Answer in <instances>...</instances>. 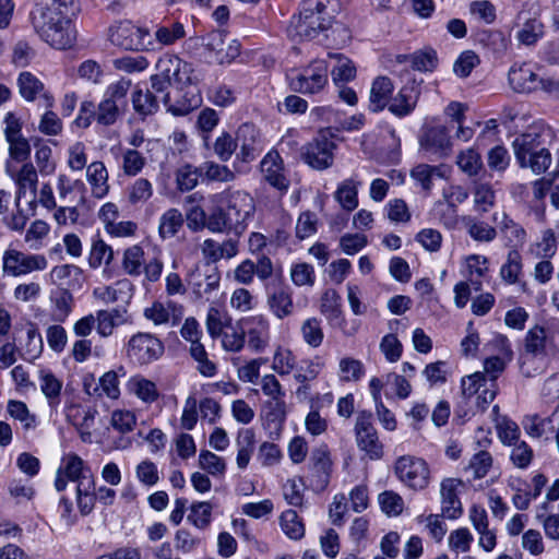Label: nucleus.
<instances>
[{"instance_id":"20","label":"nucleus","mask_w":559,"mask_h":559,"mask_svg":"<svg viewBox=\"0 0 559 559\" xmlns=\"http://www.w3.org/2000/svg\"><path fill=\"white\" fill-rule=\"evenodd\" d=\"M14 181L17 186L15 203L16 207L20 206V201L23 197H25L26 191L31 190L33 193V199L29 201V206L32 211L36 207V193H37V182L38 175L37 170L32 163H25L17 171L14 177Z\"/></svg>"},{"instance_id":"41","label":"nucleus","mask_w":559,"mask_h":559,"mask_svg":"<svg viewBox=\"0 0 559 559\" xmlns=\"http://www.w3.org/2000/svg\"><path fill=\"white\" fill-rule=\"evenodd\" d=\"M129 386L130 390L144 403L151 404L159 396L156 384L142 377L132 378L129 381Z\"/></svg>"},{"instance_id":"47","label":"nucleus","mask_w":559,"mask_h":559,"mask_svg":"<svg viewBox=\"0 0 559 559\" xmlns=\"http://www.w3.org/2000/svg\"><path fill=\"white\" fill-rule=\"evenodd\" d=\"M19 87L22 97L27 102H33L44 90V84L31 72H22L19 75Z\"/></svg>"},{"instance_id":"64","label":"nucleus","mask_w":559,"mask_h":559,"mask_svg":"<svg viewBox=\"0 0 559 559\" xmlns=\"http://www.w3.org/2000/svg\"><path fill=\"white\" fill-rule=\"evenodd\" d=\"M110 424L119 432L127 433L134 428L136 417L131 411L116 409L111 413Z\"/></svg>"},{"instance_id":"6","label":"nucleus","mask_w":559,"mask_h":559,"mask_svg":"<svg viewBox=\"0 0 559 559\" xmlns=\"http://www.w3.org/2000/svg\"><path fill=\"white\" fill-rule=\"evenodd\" d=\"M110 40L114 45L127 50L152 51L155 50V41L145 27H139L131 22L120 23L111 29Z\"/></svg>"},{"instance_id":"45","label":"nucleus","mask_w":559,"mask_h":559,"mask_svg":"<svg viewBox=\"0 0 559 559\" xmlns=\"http://www.w3.org/2000/svg\"><path fill=\"white\" fill-rule=\"evenodd\" d=\"M61 469L69 480L76 481L78 484L85 479H92L91 475H87L90 471L84 467L83 460L75 454L67 457L66 465Z\"/></svg>"},{"instance_id":"32","label":"nucleus","mask_w":559,"mask_h":559,"mask_svg":"<svg viewBox=\"0 0 559 559\" xmlns=\"http://www.w3.org/2000/svg\"><path fill=\"white\" fill-rule=\"evenodd\" d=\"M40 390L48 401L51 409H56L60 404V394L62 381L49 371H40Z\"/></svg>"},{"instance_id":"56","label":"nucleus","mask_w":559,"mask_h":559,"mask_svg":"<svg viewBox=\"0 0 559 559\" xmlns=\"http://www.w3.org/2000/svg\"><path fill=\"white\" fill-rule=\"evenodd\" d=\"M496 429L503 444L512 445L519 442L520 428L509 418L503 416L501 419H496Z\"/></svg>"},{"instance_id":"2","label":"nucleus","mask_w":559,"mask_h":559,"mask_svg":"<svg viewBox=\"0 0 559 559\" xmlns=\"http://www.w3.org/2000/svg\"><path fill=\"white\" fill-rule=\"evenodd\" d=\"M32 22L39 36L57 49L69 48L75 40V32L70 20L50 7L46 0L37 3L32 11Z\"/></svg>"},{"instance_id":"46","label":"nucleus","mask_w":559,"mask_h":559,"mask_svg":"<svg viewBox=\"0 0 559 559\" xmlns=\"http://www.w3.org/2000/svg\"><path fill=\"white\" fill-rule=\"evenodd\" d=\"M202 175L201 167L197 168L189 164L181 166L176 173V183L180 191H190L197 187Z\"/></svg>"},{"instance_id":"50","label":"nucleus","mask_w":559,"mask_h":559,"mask_svg":"<svg viewBox=\"0 0 559 559\" xmlns=\"http://www.w3.org/2000/svg\"><path fill=\"white\" fill-rule=\"evenodd\" d=\"M199 465L212 476H223L226 471L225 460L207 450L200 452Z\"/></svg>"},{"instance_id":"55","label":"nucleus","mask_w":559,"mask_h":559,"mask_svg":"<svg viewBox=\"0 0 559 559\" xmlns=\"http://www.w3.org/2000/svg\"><path fill=\"white\" fill-rule=\"evenodd\" d=\"M186 36L185 27L181 23L175 22L170 26H159L155 32V43L163 46H170Z\"/></svg>"},{"instance_id":"21","label":"nucleus","mask_w":559,"mask_h":559,"mask_svg":"<svg viewBox=\"0 0 559 559\" xmlns=\"http://www.w3.org/2000/svg\"><path fill=\"white\" fill-rule=\"evenodd\" d=\"M201 252L207 263H215L222 259H231L238 253V241L227 239L217 242L214 239H205L201 245Z\"/></svg>"},{"instance_id":"54","label":"nucleus","mask_w":559,"mask_h":559,"mask_svg":"<svg viewBox=\"0 0 559 559\" xmlns=\"http://www.w3.org/2000/svg\"><path fill=\"white\" fill-rule=\"evenodd\" d=\"M131 80L121 78L119 81L108 85L105 97L107 100H111L122 109L127 106V94L131 87Z\"/></svg>"},{"instance_id":"11","label":"nucleus","mask_w":559,"mask_h":559,"mask_svg":"<svg viewBox=\"0 0 559 559\" xmlns=\"http://www.w3.org/2000/svg\"><path fill=\"white\" fill-rule=\"evenodd\" d=\"M48 262L43 254H25L16 250H8L3 255V269L13 276L43 271Z\"/></svg>"},{"instance_id":"38","label":"nucleus","mask_w":559,"mask_h":559,"mask_svg":"<svg viewBox=\"0 0 559 559\" xmlns=\"http://www.w3.org/2000/svg\"><path fill=\"white\" fill-rule=\"evenodd\" d=\"M153 195V185L147 178L135 179L127 189L128 202L131 205L144 204Z\"/></svg>"},{"instance_id":"62","label":"nucleus","mask_w":559,"mask_h":559,"mask_svg":"<svg viewBox=\"0 0 559 559\" xmlns=\"http://www.w3.org/2000/svg\"><path fill=\"white\" fill-rule=\"evenodd\" d=\"M296 358L289 349L278 348L273 357L272 368L281 376H286L295 368Z\"/></svg>"},{"instance_id":"57","label":"nucleus","mask_w":559,"mask_h":559,"mask_svg":"<svg viewBox=\"0 0 559 559\" xmlns=\"http://www.w3.org/2000/svg\"><path fill=\"white\" fill-rule=\"evenodd\" d=\"M202 174L212 181L228 182L234 180L235 174L225 165L206 162L201 166Z\"/></svg>"},{"instance_id":"53","label":"nucleus","mask_w":559,"mask_h":559,"mask_svg":"<svg viewBox=\"0 0 559 559\" xmlns=\"http://www.w3.org/2000/svg\"><path fill=\"white\" fill-rule=\"evenodd\" d=\"M123 109L111 100L104 98L95 109V120L102 126L114 124L121 115Z\"/></svg>"},{"instance_id":"61","label":"nucleus","mask_w":559,"mask_h":559,"mask_svg":"<svg viewBox=\"0 0 559 559\" xmlns=\"http://www.w3.org/2000/svg\"><path fill=\"white\" fill-rule=\"evenodd\" d=\"M35 162L38 167V171L43 176H49L55 173L56 163L52 159V151L48 145L36 146Z\"/></svg>"},{"instance_id":"31","label":"nucleus","mask_w":559,"mask_h":559,"mask_svg":"<svg viewBox=\"0 0 559 559\" xmlns=\"http://www.w3.org/2000/svg\"><path fill=\"white\" fill-rule=\"evenodd\" d=\"M499 228L503 237L507 239V245L511 248H519L525 243L526 231L525 229L506 213L501 214V221L498 222Z\"/></svg>"},{"instance_id":"28","label":"nucleus","mask_w":559,"mask_h":559,"mask_svg":"<svg viewBox=\"0 0 559 559\" xmlns=\"http://www.w3.org/2000/svg\"><path fill=\"white\" fill-rule=\"evenodd\" d=\"M185 223L182 213L175 207L165 211L158 222V235L163 240L175 237Z\"/></svg>"},{"instance_id":"4","label":"nucleus","mask_w":559,"mask_h":559,"mask_svg":"<svg viewBox=\"0 0 559 559\" xmlns=\"http://www.w3.org/2000/svg\"><path fill=\"white\" fill-rule=\"evenodd\" d=\"M287 82L289 88L296 93L318 94L328 85L329 64L326 60L314 59L300 71L287 74Z\"/></svg>"},{"instance_id":"49","label":"nucleus","mask_w":559,"mask_h":559,"mask_svg":"<svg viewBox=\"0 0 559 559\" xmlns=\"http://www.w3.org/2000/svg\"><path fill=\"white\" fill-rule=\"evenodd\" d=\"M144 251L140 246H132L123 253L122 269L131 276H138L142 272Z\"/></svg>"},{"instance_id":"13","label":"nucleus","mask_w":559,"mask_h":559,"mask_svg":"<svg viewBox=\"0 0 559 559\" xmlns=\"http://www.w3.org/2000/svg\"><path fill=\"white\" fill-rule=\"evenodd\" d=\"M419 143L423 151L437 157H444L451 151L449 130L440 124L426 128Z\"/></svg>"},{"instance_id":"14","label":"nucleus","mask_w":559,"mask_h":559,"mask_svg":"<svg viewBox=\"0 0 559 559\" xmlns=\"http://www.w3.org/2000/svg\"><path fill=\"white\" fill-rule=\"evenodd\" d=\"M187 283L195 299H209V296L219 287L221 274L217 267H212L204 274L195 267L188 273Z\"/></svg>"},{"instance_id":"24","label":"nucleus","mask_w":559,"mask_h":559,"mask_svg":"<svg viewBox=\"0 0 559 559\" xmlns=\"http://www.w3.org/2000/svg\"><path fill=\"white\" fill-rule=\"evenodd\" d=\"M547 333L544 326L535 325L530 329L524 337V352L521 358L530 360L546 355Z\"/></svg>"},{"instance_id":"40","label":"nucleus","mask_w":559,"mask_h":559,"mask_svg":"<svg viewBox=\"0 0 559 559\" xmlns=\"http://www.w3.org/2000/svg\"><path fill=\"white\" fill-rule=\"evenodd\" d=\"M95 485L93 479H85L78 484L76 486V502L80 509V512L83 515H87L92 512L95 500Z\"/></svg>"},{"instance_id":"3","label":"nucleus","mask_w":559,"mask_h":559,"mask_svg":"<svg viewBox=\"0 0 559 559\" xmlns=\"http://www.w3.org/2000/svg\"><path fill=\"white\" fill-rule=\"evenodd\" d=\"M333 23L334 17L328 13L323 0H302L299 13L293 16L288 31L300 40H310L320 34L325 35Z\"/></svg>"},{"instance_id":"25","label":"nucleus","mask_w":559,"mask_h":559,"mask_svg":"<svg viewBox=\"0 0 559 559\" xmlns=\"http://www.w3.org/2000/svg\"><path fill=\"white\" fill-rule=\"evenodd\" d=\"M86 179L92 188V194L102 199L109 191L108 171L103 162H93L87 166Z\"/></svg>"},{"instance_id":"18","label":"nucleus","mask_w":559,"mask_h":559,"mask_svg":"<svg viewBox=\"0 0 559 559\" xmlns=\"http://www.w3.org/2000/svg\"><path fill=\"white\" fill-rule=\"evenodd\" d=\"M463 481L459 478H445L440 485L442 515L448 519H457L462 512V503L457 496L459 488Z\"/></svg>"},{"instance_id":"5","label":"nucleus","mask_w":559,"mask_h":559,"mask_svg":"<svg viewBox=\"0 0 559 559\" xmlns=\"http://www.w3.org/2000/svg\"><path fill=\"white\" fill-rule=\"evenodd\" d=\"M332 468L330 449L325 443H321L310 452L305 480L313 491H323L330 484Z\"/></svg>"},{"instance_id":"23","label":"nucleus","mask_w":559,"mask_h":559,"mask_svg":"<svg viewBox=\"0 0 559 559\" xmlns=\"http://www.w3.org/2000/svg\"><path fill=\"white\" fill-rule=\"evenodd\" d=\"M393 90V83L388 76L374 79L370 88L369 109L378 112L389 106Z\"/></svg>"},{"instance_id":"15","label":"nucleus","mask_w":559,"mask_h":559,"mask_svg":"<svg viewBox=\"0 0 559 559\" xmlns=\"http://www.w3.org/2000/svg\"><path fill=\"white\" fill-rule=\"evenodd\" d=\"M240 324L248 337V347L255 353L263 352L270 338L267 320L263 316H252L243 319Z\"/></svg>"},{"instance_id":"37","label":"nucleus","mask_w":559,"mask_h":559,"mask_svg":"<svg viewBox=\"0 0 559 559\" xmlns=\"http://www.w3.org/2000/svg\"><path fill=\"white\" fill-rule=\"evenodd\" d=\"M132 104L135 112L141 116L155 114L159 108V98L148 88L145 91L136 90L132 94Z\"/></svg>"},{"instance_id":"17","label":"nucleus","mask_w":559,"mask_h":559,"mask_svg":"<svg viewBox=\"0 0 559 559\" xmlns=\"http://www.w3.org/2000/svg\"><path fill=\"white\" fill-rule=\"evenodd\" d=\"M238 157L245 163L253 160L261 151L259 130L252 123L241 124L236 132Z\"/></svg>"},{"instance_id":"36","label":"nucleus","mask_w":559,"mask_h":559,"mask_svg":"<svg viewBox=\"0 0 559 559\" xmlns=\"http://www.w3.org/2000/svg\"><path fill=\"white\" fill-rule=\"evenodd\" d=\"M300 334L302 341L312 348H318L324 340V332L321 320L311 317L301 322Z\"/></svg>"},{"instance_id":"19","label":"nucleus","mask_w":559,"mask_h":559,"mask_svg":"<svg viewBox=\"0 0 559 559\" xmlns=\"http://www.w3.org/2000/svg\"><path fill=\"white\" fill-rule=\"evenodd\" d=\"M261 173L264 180L280 191H287L289 180L284 175L282 157L277 152L269 153L261 162Z\"/></svg>"},{"instance_id":"59","label":"nucleus","mask_w":559,"mask_h":559,"mask_svg":"<svg viewBox=\"0 0 559 559\" xmlns=\"http://www.w3.org/2000/svg\"><path fill=\"white\" fill-rule=\"evenodd\" d=\"M543 35V24L532 19L524 23L523 27L518 33V39L526 46L534 45Z\"/></svg>"},{"instance_id":"42","label":"nucleus","mask_w":559,"mask_h":559,"mask_svg":"<svg viewBox=\"0 0 559 559\" xmlns=\"http://www.w3.org/2000/svg\"><path fill=\"white\" fill-rule=\"evenodd\" d=\"M281 527L290 539H301L305 535V526L295 510H286L281 515Z\"/></svg>"},{"instance_id":"30","label":"nucleus","mask_w":559,"mask_h":559,"mask_svg":"<svg viewBox=\"0 0 559 559\" xmlns=\"http://www.w3.org/2000/svg\"><path fill=\"white\" fill-rule=\"evenodd\" d=\"M361 182L355 178H348L341 182L335 191V200L346 211H353L358 206V188Z\"/></svg>"},{"instance_id":"34","label":"nucleus","mask_w":559,"mask_h":559,"mask_svg":"<svg viewBox=\"0 0 559 559\" xmlns=\"http://www.w3.org/2000/svg\"><path fill=\"white\" fill-rule=\"evenodd\" d=\"M171 84L168 81H166L162 75L154 74L151 76V90L150 91L153 92V94H155V95L162 94V100L168 107V110L170 112H173L176 116H185V115L189 114V111L191 110L190 105L185 104L182 106H175V105L170 104V96H169V93L167 92V88Z\"/></svg>"},{"instance_id":"60","label":"nucleus","mask_w":559,"mask_h":559,"mask_svg":"<svg viewBox=\"0 0 559 559\" xmlns=\"http://www.w3.org/2000/svg\"><path fill=\"white\" fill-rule=\"evenodd\" d=\"M8 413L14 419L22 423L25 429H31L35 426V416L28 411L27 405L21 401H9Z\"/></svg>"},{"instance_id":"1","label":"nucleus","mask_w":559,"mask_h":559,"mask_svg":"<svg viewBox=\"0 0 559 559\" xmlns=\"http://www.w3.org/2000/svg\"><path fill=\"white\" fill-rule=\"evenodd\" d=\"M550 138V129L536 124L518 135L512 145L520 167H528L537 175L545 173L551 164V155L545 147Z\"/></svg>"},{"instance_id":"48","label":"nucleus","mask_w":559,"mask_h":559,"mask_svg":"<svg viewBox=\"0 0 559 559\" xmlns=\"http://www.w3.org/2000/svg\"><path fill=\"white\" fill-rule=\"evenodd\" d=\"M236 222L231 213L222 207L215 209L209 216L206 227L214 233H223L231 227L236 226Z\"/></svg>"},{"instance_id":"51","label":"nucleus","mask_w":559,"mask_h":559,"mask_svg":"<svg viewBox=\"0 0 559 559\" xmlns=\"http://www.w3.org/2000/svg\"><path fill=\"white\" fill-rule=\"evenodd\" d=\"M212 504L210 502H195L190 508L188 521L200 530L206 528L211 523Z\"/></svg>"},{"instance_id":"16","label":"nucleus","mask_w":559,"mask_h":559,"mask_svg":"<svg viewBox=\"0 0 559 559\" xmlns=\"http://www.w3.org/2000/svg\"><path fill=\"white\" fill-rule=\"evenodd\" d=\"M222 201L226 204L227 212L233 214L237 225L249 218L254 211L253 198L245 191L227 190L222 194Z\"/></svg>"},{"instance_id":"10","label":"nucleus","mask_w":559,"mask_h":559,"mask_svg":"<svg viewBox=\"0 0 559 559\" xmlns=\"http://www.w3.org/2000/svg\"><path fill=\"white\" fill-rule=\"evenodd\" d=\"M334 147V142L319 135L301 147V158L313 169L323 170L333 164Z\"/></svg>"},{"instance_id":"43","label":"nucleus","mask_w":559,"mask_h":559,"mask_svg":"<svg viewBox=\"0 0 559 559\" xmlns=\"http://www.w3.org/2000/svg\"><path fill=\"white\" fill-rule=\"evenodd\" d=\"M459 168L467 176H476L483 169L480 154L474 148L462 151L456 157Z\"/></svg>"},{"instance_id":"52","label":"nucleus","mask_w":559,"mask_h":559,"mask_svg":"<svg viewBox=\"0 0 559 559\" xmlns=\"http://www.w3.org/2000/svg\"><path fill=\"white\" fill-rule=\"evenodd\" d=\"M340 378L342 381H358L364 376L365 367L362 362L353 357H344L340 360Z\"/></svg>"},{"instance_id":"35","label":"nucleus","mask_w":559,"mask_h":559,"mask_svg":"<svg viewBox=\"0 0 559 559\" xmlns=\"http://www.w3.org/2000/svg\"><path fill=\"white\" fill-rule=\"evenodd\" d=\"M236 443L238 445L236 463L239 468L243 469L248 466L254 451V432L251 429L240 430Z\"/></svg>"},{"instance_id":"39","label":"nucleus","mask_w":559,"mask_h":559,"mask_svg":"<svg viewBox=\"0 0 559 559\" xmlns=\"http://www.w3.org/2000/svg\"><path fill=\"white\" fill-rule=\"evenodd\" d=\"M114 258V251L98 235L92 240V247L88 258L90 266L99 267L102 264L108 265Z\"/></svg>"},{"instance_id":"8","label":"nucleus","mask_w":559,"mask_h":559,"mask_svg":"<svg viewBox=\"0 0 559 559\" xmlns=\"http://www.w3.org/2000/svg\"><path fill=\"white\" fill-rule=\"evenodd\" d=\"M356 442L359 450L364 451L370 460H379L383 455V445L378 432L372 425V414L360 412L355 424Z\"/></svg>"},{"instance_id":"22","label":"nucleus","mask_w":559,"mask_h":559,"mask_svg":"<svg viewBox=\"0 0 559 559\" xmlns=\"http://www.w3.org/2000/svg\"><path fill=\"white\" fill-rule=\"evenodd\" d=\"M133 285L128 280L117 281L112 285L97 287L93 295L106 305L128 301L132 296Z\"/></svg>"},{"instance_id":"27","label":"nucleus","mask_w":559,"mask_h":559,"mask_svg":"<svg viewBox=\"0 0 559 559\" xmlns=\"http://www.w3.org/2000/svg\"><path fill=\"white\" fill-rule=\"evenodd\" d=\"M267 305L271 312L277 319L289 317L294 312V302L292 293L285 288H278L269 294Z\"/></svg>"},{"instance_id":"63","label":"nucleus","mask_w":559,"mask_h":559,"mask_svg":"<svg viewBox=\"0 0 559 559\" xmlns=\"http://www.w3.org/2000/svg\"><path fill=\"white\" fill-rule=\"evenodd\" d=\"M474 203L476 210L486 213L495 204V192L489 185L479 183L476 186L474 193Z\"/></svg>"},{"instance_id":"33","label":"nucleus","mask_w":559,"mask_h":559,"mask_svg":"<svg viewBox=\"0 0 559 559\" xmlns=\"http://www.w3.org/2000/svg\"><path fill=\"white\" fill-rule=\"evenodd\" d=\"M120 158V167L128 177L138 176L147 164L146 157L135 148H121Z\"/></svg>"},{"instance_id":"9","label":"nucleus","mask_w":559,"mask_h":559,"mask_svg":"<svg viewBox=\"0 0 559 559\" xmlns=\"http://www.w3.org/2000/svg\"><path fill=\"white\" fill-rule=\"evenodd\" d=\"M163 353V343L150 333H136L127 344L128 357L139 365H147L158 359Z\"/></svg>"},{"instance_id":"7","label":"nucleus","mask_w":559,"mask_h":559,"mask_svg":"<svg viewBox=\"0 0 559 559\" xmlns=\"http://www.w3.org/2000/svg\"><path fill=\"white\" fill-rule=\"evenodd\" d=\"M394 472L397 478L415 490L425 489L430 479V471L425 460L412 455H403L395 462Z\"/></svg>"},{"instance_id":"29","label":"nucleus","mask_w":559,"mask_h":559,"mask_svg":"<svg viewBox=\"0 0 559 559\" xmlns=\"http://www.w3.org/2000/svg\"><path fill=\"white\" fill-rule=\"evenodd\" d=\"M417 98V92L413 87L404 86L392 98V102L389 104V110L397 117L407 116L414 110Z\"/></svg>"},{"instance_id":"26","label":"nucleus","mask_w":559,"mask_h":559,"mask_svg":"<svg viewBox=\"0 0 559 559\" xmlns=\"http://www.w3.org/2000/svg\"><path fill=\"white\" fill-rule=\"evenodd\" d=\"M328 57L335 61L331 69L332 81L335 85L345 84L356 78V67L348 57L342 53H329Z\"/></svg>"},{"instance_id":"44","label":"nucleus","mask_w":559,"mask_h":559,"mask_svg":"<svg viewBox=\"0 0 559 559\" xmlns=\"http://www.w3.org/2000/svg\"><path fill=\"white\" fill-rule=\"evenodd\" d=\"M522 271V258L516 249L509 251L507 261L502 264L500 275L503 281L509 284L518 282L519 275Z\"/></svg>"},{"instance_id":"58","label":"nucleus","mask_w":559,"mask_h":559,"mask_svg":"<svg viewBox=\"0 0 559 559\" xmlns=\"http://www.w3.org/2000/svg\"><path fill=\"white\" fill-rule=\"evenodd\" d=\"M55 317L58 321H64L72 311L73 296L67 289H60L52 298Z\"/></svg>"},{"instance_id":"12","label":"nucleus","mask_w":559,"mask_h":559,"mask_svg":"<svg viewBox=\"0 0 559 559\" xmlns=\"http://www.w3.org/2000/svg\"><path fill=\"white\" fill-rule=\"evenodd\" d=\"M510 87L520 94H532L538 92L540 75L528 63H515L508 73Z\"/></svg>"}]
</instances>
